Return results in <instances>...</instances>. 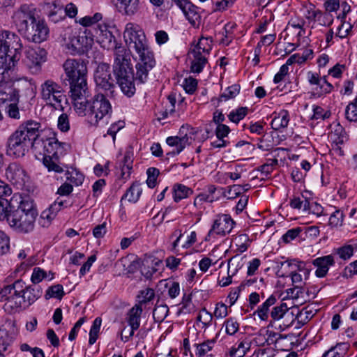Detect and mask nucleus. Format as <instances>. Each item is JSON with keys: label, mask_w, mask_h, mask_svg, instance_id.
Returning <instances> with one entry per match:
<instances>
[{"label": "nucleus", "mask_w": 357, "mask_h": 357, "mask_svg": "<svg viewBox=\"0 0 357 357\" xmlns=\"http://www.w3.org/2000/svg\"><path fill=\"white\" fill-rule=\"evenodd\" d=\"M248 112V108L247 107H241L236 109L232 110L228 115V118L231 121L238 123L241 120L245 118Z\"/></svg>", "instance_id": "4c0bfd02"}, {"label": "nucleus", "mask_w": 357, "mask_h": 357, "mask_svg": "<svg viewBox=\"0 0 357 357\" xmlns=\"http://www.w3.org/2000/svg\"><path fill=\"white\" fill-rule=\"evenodd\" d=\"M123 38L126 45H144L146 43V36L142 29L132 27H126Z\"/></svg>", "instance_id": "6ab92c4d"}, {"label": "nucleus", "mask_w": 357, "mask_h": 357, "mask_svg": "<svg viewBox=\"0 0 357 357\" xmlns=\"http://www.w3.org/2000/svg\"><path fill=\"white\" fill-rule=\"evenodd\" d=\"M234 3L233 0H217L213 8V12L223 11L228 7H230Z\"/></svg>", "instance_id": "e2e57ef3"}, {"label": "nucleus", "mask_w": 357, "mask_h": 357, "mask_svg": "<svg viewBox=\"0 0 357 357\" xmlns=\"http://www.w3.org/2000/svg\"><path fill=\"white\" fill-rule=\"evenodd\" d=\"M197 86V81L196 79L192 77H188L185 79L183 83V88L185 91L190 94H192Z\"/></svg>", "instance_id": "6e6d98bb"}, {"label": "nucleus", "mask_w": 357, "mask_h": 357, "mask_svg": "<svg viewBox=\"0 0 357 357\" xmlns=\"http://www.w3.org/2000/svg\"><path fill=\"white\" fill-rule=\"evenodd\" d=\"M304 15L308 20L312 22H320L322 17V13L319 10L316 9L315 6L312 4L305 7Z\"/></svg>", "instance_id": "c9c22d12"}, {"label": "nucleus", "mask_w": 357, "mask_h": 357, "mask_svg": "<svg viewBox=\"0 0 357 357\" xmlns=\"http://www.w3.org/2000/svg\"><path fill=\"white\" fill-rule=\"evenodd\" d=\"M234 225L235 222L231 219L230 215L227 214L219 215L218 218L214 221L208 232V235L215 232L218 235L225 236L232 230Z\"/></svg>", "instance_id": "dca6fc26"}, {"label": "nucleus", "mask_w": 357, "mask_h": 357, "mask_svg": "<svg viewBox=\"0 0 357 357\" xmlns=\"http://www.w3.org/2000/svg\"><path fill=\"white\" fill-rule=\"evenodd\" d=\"M0 45H22V43L17 34L4 30L0 33Z\"/></svg>", "instance_id": "bb28decb"}, {"label": "nucleus", "mask_w": 357, "mask_h": 357, "mask_svg": "<svg viewBox=\"0 0 357 357\" xmlns=\"http://www.w3.org/2000/svg\"><path fill=\"white\" fill-rule=\"evenodd\" d=\"M225 324L226 327V332L229 335H234L238 330L239 324L233 318L227 319Z\"/></svg>", "instance_id": "bf43d9fd"}, {"label": "nucleus", "mask_w": 357, "mask_h": 357, "mask_svg": "<svg viewBox=\"0 0 357 357\" xmlns=\"http://www.w3.org/2000/svg\"><path fill=\"white\" fill-rule=\"evenodd\" d=\"M166 142L169 146L176 147L175 150L167 153V155L172 156L179 154L183 150L185 146L190 144L187 135L181 137L178 136L168 137L166 139Z\"/></svg>", "instance_id": "412c9836"}, {"label": "nucleus", "mask_w": 357, "mask_h": 357, "mask_svg": "<svg viewBox=\"0 0 357 357\" xmlns=\"http://www.w3.org/2000/svg\"><path fill=\"white\" fill-rule=\"evenodd\" d=\"M6 178L13 184L23 185L26 181V172L20 164L10 163L6 169Z\"/></svg>", "instance_id": "f3484780"}, {"label": "nucleus", "mask_w": 357, "mask_h": 357, "mask_svg": "<svg viewBox=\"0 0 357 357\" xmlns=\"http://www.w3.org/2000/svg\"><path fill=\"white\" fill-rule=\"evenodd\" d=\"M135 48L139 56V61L136 65L135 79L140 83H144L148 78L149 72L155 65V60L149 46H135Z\"/></svg>", "instance_id": "9d476101"}, {"label": "nucleus", "mask_w": 357, "mask_h": 357, "mask_svg": "<svg viewBox=\"0 0 357 357\" xmlns=\"http://www.w3.org/2000/svg\"><path fill=\"white\" fill-rule=\"evenodd\" d=\"M63 5L57 3L54 1L52 2L46 3L44 6V10L48 12V15L52 21L57 22L62 19V16L57 15L61 13H62Z\"/></svg>", "instance_id": "b1692460"}, {"label": "nucleus", "mask_w": 357, "mask_h": 357, "mask_svg": "<svg viewBox=\"0 0 357 357\" xmlns=\"http://www.w3.org/2000/svg\"><path fill=\"white\" fill-rule=\"evenodd\" d=\"M214 315L216 318L225 317L227 315V306L222 303H218L214 311Z\"/></svg>", "instance_id": "774afa93"}, {"label": "nucleus", "mask_w": 357, "mask_h": 357, "mask_svg": "<svg viewBox=\"0 0 357 357\" xmlns=\"http://www.w3.org/2000/svg\"><path fill=\"white\" fill-rule=\"evenodd\" d=\"M58 128L63 132H68L70 130V122L68 116L63 113L58 119L57 123Z\"/></svg>", "instance_id": "864d4df0"}, {"label": "nucleus", "mask_w": 357, "mask_h": 357, "mask_svg": "<svg viewBox=\"0 0 357 357\" xmlns=\"http://www.w3.org/2000/svg\"><path fill=\"white\" fill-rule=\"evenodd\" d=\"M26 57L30 62L29 68H35L36 71H38L41 63L46 61L47 51L40 46H28Z\"/></svg>", "instance_id": "2eb2a0df"}, {"label": "nucleus", "mask_w": 357, "mask_h": 357, "mask_svg": "<svg viewBox=\"0 0 357 357\" xmlns=\"http://www.w3.org/2000/svg\"><path fill=\"white\" fill-rule=\"evenodd\" d=\"M9 238L0 231V255L6 254L9 250Z\"/></svg>", "instance_id": "69168bd1"}, {"label": "nucleus", "mask_w": 357, "mask_h": 357, "mask_svg": "<svg viewBox=\"0 0 357 357\" xmlns=\"http://www.w3.org/2000/svg\"><path fill=\"white\" fill-rule=\"evenodd\" d=\"M192 194V190L183 184H175L174 186V200L178 202Z\"/></svg>", "instance_id": "c756f323"}, {"label": "nucleus", "mask_w": 357, "mask_h": 357, "mask_svg": "<svg viewBox=\"0 0 357 357\" xmlns=\"http://www.w3.org/2000/svg\"><path fill=\"white\" fill-rule=\"evenodd\" d=\"M39 122L29 120L22 124L9 137L7 142V153L16 158L22 157L32 149L33 142L38 136Z\"/></svg>", "instance_id": "423d86ee"}, {"label": "nucleus", "mask_w": 357, "mask_h": 357, "mask_svg": "<svg viewBox=\"0 0 357 357\" xmlns=\"http://www.w3.org/2000/svg\"><path fill=\"white\" fill-rule=\"evenodd\" d=\"M339 257L343 260L350 259L354 255V248L351 245H344L335 251Z\"/></svg>", "instance_id": "a18cd8bd"}, {"label": "nucleus", "mask_w": 357, "mask_h": 357, "mask_svg": "<svg viewBox=\"0 0 357 357\" xmlns=\"http://www.w3.org/2000/svg\"><path fill=\"white\" fill-rule=\"evenodd\" d=\"M42 295L41 289L35 284L26 285L22 280L5 286L0 291V301L5 302L4 309L9 313L26 308Z\"/></svg>", "instance_id": "f257e3e1"}, {"label": "nucleus", "mask_w": 357, "mask_h": 357, "mask_svg": "<svg viewBox=\"0 0 357 357\" xmlns=\"http://www.w3.org/2000/svg\"><path fill=\"white\" fill-rule=\"evenodd\" d=\"M54 216L52 215V213L49 211L48 208L44 210L40 217L39 224L43 227H47L50 225L52 221L54 219Z\"/></svg>", "instance_id": "de8ad7c7"}, {"label": "nucleus", "mask_w": 357, "mask_h": 357, "mask_svg": "<svg viewBox=\"0 0 357 357\" xmlns=\"http://www.w3.org/2000/svg\"><path fill=\"white\" fill-rule=\"evenodd\" d=\"M68 52L72 55H84L88 54L89 46H67Z\"/></svg>", "instance_id": "5fc2aeb1"}, {"label": "nucleus", "mask_w": 357, "mask_h": 357, "mask_svg": "<svg viewBox=\"0 0 357 357\" xmlns=\"http://www.w3.org/2000/svg\"><path fill=\"white\" fill-rule=\"evenodd\" d=\"M143 312L142 307L140 305H135L127 313L126 320L131 330L128 335L123 336L121 335V339L126 342L133 336L136 330L139 328L141 315Z\"/></svg>", "instance_id": "4468645a"}, {"label": "nucleus", "mask_w": 357, "mask_h": 357, "mask_svg": "<svg viewBox=\"0 0 357 357\" xmlns=\"http://www.w3.org/2000/svg\"><path fill=\"white\" fill-rule=\"evenodd\" d=\"M278 165V160L273 159L271 160L270 163H266L261 166H259L256 170L261 172L262 174H264L266 176L268 175L273 170V167Z\"/></svg>", "instance_id": "0e129e2a"}, {"label": "nucleus", "mask_w": 357, "mask_h": 357, "mask_svg": "<svg viewBox=\"0 0 357 357\" xmlns=\"http://www.w3.org/2000/svg\"><path fill=\"white\" fill-rule=\"evenodd\" d=\"M169 307L166 305H156L153 312V317L155 322L161 323L167 316Z\"/></svg>", "instance_id": "72a5a7b5"}, {"label": "nucleus", "mask_w": 357, "mask_h": 357, "mask_svg": "<svg viewBox=\"0 0 357 357\" xmlns=\"http://www.w3.org/2000/svg\"><path fill=\"white\" fill-rule=\"evenodd\" d=\"M46 277L45 272L40 268H35L33 269L31 280L33 283V284L36 285V284L39 283L43 280V278Z\"/></svg>", "instance_id": "052dcab7"}, {"label": "nucleus", "mask_w": 357, "mask_h": 357, "mask_svg": "<svg viewBox=\"0 0 357 357\" xmlns=\"http://www.w3.org/2000/svg\"><path fill=\"white\" fill-rule=\"evenodd\" d=\"M142 193V189L139 184L133 183L126 191L123 198L127 199L130 202H136Z\"/></svg>", "instance_id": "473e14b6"}, {"label": "nucleus", "mask_w": 357, "mask_h": 357, "mask_svg": "<svg viewBox=\"0 0 357 357\" xmlns=\"http://www.w3.org/2000/svg\"><path fill=\"white\" fill-rule=\"evenodd\" d=\"M102 324V319L100 317H97L93 322L90 332H89V344H93L98 339V333L100 329Z\"/></svg>", "instance_id": "e433bc0d"}, {"label": "nucleus", "mask_w": 357, "mask_h": 357, "mask_svg": "<svg viewBox=\"0 0 357 357\" xmlns=\"http://www.w3.org/2000/svg\"><path fill=\"white\" fill-rule=\"evenodd\" d=\"M77 41L80 45H92L93 43V39L91 35L86 32L80 33L77 36Z\"/></svg>", "instance_id": "338daca9"}, {"label": "nucleus", "mask_w": 357, "mask_h": 357, "mask_svg": "<svg viewBox=\"0 0 357 357\" xmlns=\"http://www.w3.org/2000/svg\"><path fill=\"white\" fill-rule=\"evenodd\" d=\"M114 96H106V93L98 91L89 98V91L87 89L85 94L82 93V96L73 98L74 108L79 116H87L94 123H98L105 116L112 114V108L109 98Z\"/></svg>", "instance_id": "20e7f679"}, {"label": "nucleus", "mask_w": 357, "mask_h": 357, "mask_svg": "<svg viewBox=\"0 0 357 357\" xmlns=\"http://www.w3.org/2000/svg\"><path fill=\"white\" fill-rule=\"evenodd\" d=\"M67 204L68 203L66 200L58 198L47 208L52 213V215L56 217L59 211H60L63 208L68 206Z\"/></svg>", "instance_id": "09e8293b"}, {"label": "nucleus", "mask_w": 357, "mask_h": 357, "mask_svg": "<svg viewBox=\"0 0 357 357\" xmlns=\"http://www.w3.org/2000/svg\"><path fill=\"white\" fill-rule=\"evenodd\" d=\"M289 307L284 303H282L280 305L275 306L271 312V317L273 320H279L283 317L285 313L288 311Z\"/></svg>", "instance_id": "a19ab883"}, {"label": "nucleus", "mask_w": 357, "mask_h": 357, "mask_svg": "<svg viewBox=\"0 0 357 357\" xmlns=\"http://www.w3.org/2000/svg\"><path fill=\"white\" fill-rule=\"evenodd\" d=\"M214 343V340H208L202 344H196L197 355H198L199 357H202L205 356L209 351L211 350Z\"/></svg>", "instance_id": "49530a36"}, {"label": "nucleus", "mask_w": 357, "mask_h": 357, "mask_svg": "<svg viewBox=\"0 0 357 357\" xmlns=\"http://www.w3.org/2000/svg\"><path fill=\"white\" fill-rule=\"evenodd\" d=\"M312 264L317 267L315 275L318 278H324L327 274L329 266L335 264L334 257L331 255L318 257L313 261Z\"/></svg>", "instance_id": "aec40b11"}, {"label": "nucleus", "mask_w": 357, "mask_h": 357, "mask_svg": "<svg viewBox=\"0 0 357 357\" xmlns=\"http://www.w3.org/2000/svg\"><path fill=\"white\" fill-rule=\"evenodd\" d=\"M119 10L127 15H134L139 8V1L119 0Z\"/></svg>", "instance_id": "a878e982"}, {"label": "nucleus", "mask_w": 357, "mask_h": 357, "mask_svg": "<svg viewBox=\"0 0 357 357\" xmlns=\"http://www.w3.org/2000/svg\"><path fill=\"white\" fill-rule=\"evenodd\" d=\"M148 176L146 184L150 188H153L156 185L157 178L160 174L159 170L155 167H150L147 169Z\"/></svg>", "instance_id": "37998d69"}, {"label": "nucleus", "mask_w": 357, "mask_h": 357, "mask_svg": "<svg viewBox=\"0 0 357 357\" xmlns=\"http://www.w3.org/2000/svg\"><path fill=\"white\" fill-rule=\"evenodd\" d=\"M289 121V112L287 110L280 111L271 121V127L275 130L287 128Z\"/></svg>", "instance_id": "393cba45"}, {"label": "nucleus", "mask_w": 357, "mask_h": 357, "mask_svg": "<svg viewBox=\"0 0 357 357\" xmlns=\"http://www.w3.org/2000/svg\"><path fill=\"white\" fill-rule=\"evenodd\" d=\"M63 67L70 81L73 99L77 96H82V93L85 94L88 89L86 64L75 59H67Z\"/></svg>", "instance_id": "6e6552de"}, {"label": "nucleus", "mask_w": 357, "mask_h": 357, "mask_svg": "<svg viewBox=\"0 0 357 357\" xmlns=\"http://www.w3.org/2000/svg\"><path fill=\"white\" fill-rule=\"evenodd\" d=\"M211 48H202L201 46H194L188 52V59L190 61V71L193 73H200L207 63L206 56L209 54Z\"/></svg>", "instance_id": "ddd939ff"}, {"label": "nucleus", "mask_w": 357, "mask_h": 357, "mask_svg": "<svg viewBox=\"0 0 357 357\" xmlns=\"http://www.w3.org/2000/svg\"><path fill=\"white\" fill-rule=\"evenodd\" d=\"M240 85L233 84L226 89L224 93L220 96V100H227L236 97L240 91Z\"/></svg>", "instance_id": "ea45409f"}, {"label": "nucleus", "mask_w": 357, "mask_h": 357, "mask_svg": "<svg viewBox=\"0 0 357 357\" xmlns=\"http://www.w3.org/2000/svg\"><path fill=\"white\" fill-rule=\"evenodd\" d=\"M236 25L234 24L231 23H228L225 26V35L224 36V37L221 38V39L220 40V43L229 45V43L234 42L233 36L230 31Z\"/></svg>", "instance_id": "8fccbe9b"}, {"label": "nucleus", "mask_w": 357, "mask_h": 357, "mask_svg": "<svg viewBox=\"0 0 357 357\" xmlns=\"http://www.w3.org/2000/svg\"><path fill=\"white\" fill-rule=\"evenodd\" d=\"M303 198H304V199H302L299 197H294L290 200V206L294 209H301L303 208L304 211H310L311 207L310 201L303 196Z\"/></svg>", "instance_id": "2f4dec72"}, {"label": "nucleus", "mask_w": 357, "mask_h": 357, "mask_svg": "<svg viewBox=\"0 0 357 357\" xmlns=\"http://www.w3.org/2000/svg\"><path fill=\"white\" fill-rule=\"evenodd\" d=\"M287 31L291 33H296V43H289V45H309L310 40L306 35V31L302 29L299 24L289 23Z\"/></svg>", "instance_id": "4be33fe9"}, {"label": "nucleus", "mask_w": 357, "mask_h": 357, "mask_svg": "<svg viewBox=\"0 0 357 357\" xmlns=\"http://www.w3.org/2000/svg\"><path fill=\"white\" fill-rule=\"evenodd\" d=\"M132 152L131 150H127L125 153L123 158V165L122 167V173L125 174L126 169H127V173L130 172V170L132 168Z\"/></svg>", "instance_id": "3c124183"}, {"label": "nucleus", "mask_w": 357, "mask_h": 357, "mask_svg": "<svg viewBox=\"0 0 357 357\" xmlns=\"http://www.w3.org/2000/svg\"><path fill=\"white\" fill-rule=\"evenodd\" d=\"M41 97L47 105L55 109H63L62 102L66 100V96L61 86L53 80L47 79L41 84Z\"/></svg>", "instance_id": "9b49d317"}, {"label": "nucleus", "mask_w": 357, "mask_h": 357, "mask_svg": "<svg viewBox=\"0 0 357 357\" xmlns=\"http://www.w3.org/2000/svg\"><path fill=\"white\" fill-rule=\"evenodd\" d=\"M63 286L61 284H56L50 287L45 294L46 299H49L50 298H61L63 295Z\"/></svg>", "instance_id": "c03bdc74"}, {"label": "nucleus", "mask_w": 357, "mask_h": 357, "mask_svg": "<svg viewBox=\"0 0 357 357\" xmlns=\"http://www.w3.org/2000/svg\"><path fill=\"white\" fill-rule=\"evenodd\" d=\"M294 55L298 56L296 58V63L302 64L307 60L313 58V51L311 49H305L302 53H296Z\"/></svg>", "instance_id": "4d7b16f0"}, {"label": "nucleus", "mask_w": 357, "mask_h": 357, "mask_svg": "<svg viewBox=\"0 0 357 357\" xmlns=\"http://www.w3.org/2000/svg\"><path fill=\"white\" fill-rule=\"evenodd\" d=\"M277 299L275 296H269L259 307L254 312L262 321H266L268 318V312L271 306L275 304Z\"/></svg>", "instance_id": "5701e85b"}, {"label": "nucleus", "mask_w": 357, "mask_h": 357, "mask_svg": "<svg viewBox=\"0 0 357 357\" xmlns=\"http://www.w3.org/2000/svg\"><path fill=\"white\" fill-rule=\"evenodd\" d=\"M96 42L100 45H110L112 43H116L115 37L107 29H100L96 33Z\"/></svg>", "instance_id": "c85d7f7f"}, {"label": "nucleus", "mask_w": 357, "mask_h": 357, "mask_svg": "<svg viewBox=\"0 0 357 357\" xmlns=\"http://www.w3.org/2000/svg\"><path fill=\"white\" fill-rule=\"evenodd\" d=\"M344 214L340 210H336L329 218V224L333 227L341 226L343 222Z\"/></svg>", "instance_id": "603ef678"}, {"label": "nucleus", "mask_w": 357, "mask_h": 357, "mask_svg": "<svg viewBox=\"0 0 357 357\" xmlns=\"http://www.w3.org/2000/svg\"><path fill=\"white\" fill-rule=\"evenodd\" d=\"M65 143L58 141L55 134L51 130L39 128L38 136L33 142L32 149L39 155L52 157L62 154L64 151Z\"/></svg>", "instance_id": "1a4fd4ad"}, {"label": "nucleus", "mask_w": 357, "mask_h": 357, "mask_svg": "<svg viewBox=\"0 0 357 357\" xmlns=\"http://www.w3.org/2000/svg\"><path fill=\"white\" fill-rule=\"evenodd\" d=\"M13 19L18 31L28 41L40 43L47 39L49 29L43 19L36 17L35 10H31L24 5L14 13Z\"/></svg>", "instance_id": "7ed1b4c3"}, {"label": "nucleus", "mask_w": 357, "mask_h": 357, "mask_svg": "<svg viewBox=\"0 0 357 357\" xmlns=\"http://www.w3.org/2000/svg\"><path fill=\"white\" fill-rule=\"evenodd\" d=\"M183 13L190 24L195 25L201 18L197 8L187 0H176L174 3Z\"/></svg>", "instance_id": "a211bd4d"}, {"label": "nucleus", "mask_w": 357, "mask_h": 357, "mask_svg": "<svg viewBox=\"0 0 357 357\" xmlns=\"http://www.w3.org/2000/svg\"><path fill=\"white\" fill-rule=\"evenodd\" d=\"M21 46H0V101H13L19 96V90L13 87L12 82L18 81L10 76L12 67L21 58Z\"/></svg>", "instance_id": "f03ea898"}, {"label": "nucleus", "mask_w": 357, "mask_h": 357, "mask_svg": "<svg viewBox=\"0 0 357 357\" xmlns=\"http://www.w3.org/2000/svg\"><path fill=\"white\" fill-rule=\"evenodd\" d=\"M96 84V92L102 91L106 96H114L115 86L111 77L109 66L100 63L94 74Z\"/></svg>", "instance_id": "f8f14e48"}, {"label": "nucleus", "mask_w": 357, "mask_h": 357, "mask_svg": "<svg viewBox=\"0 0 357 357\" xmlns=\"http://www.w3.org/2000/svg\"><path fill=\"white\" fill-rule=\"evenodd\" d=\"M354 275H357V260L346 266L342 273V276L346 278H351Z\"/></svg>", "instance_id": "13d9d810"}, {"label": "nucleus", "mask_w": 357, "mask_h": 357, "mask_svg": "<svg viewBox=\"0 0 357 357\" xmlns=\"http://www.w3.org/2000/svg\"><path fill=\"white\" fill-rule=\"evenodd\" d=\"M114 73L122 92L128 97L135 92L131 52L128 46H115Z\"/></svg>", "instance_id": "39448f33"}, {"label": "nucleus", "mask_w": 357, "mask_h": 357, "mask_svg": "<svg viewBox=\"0 0 357 357\" xmlns=\"http://www.w3.org/2000/svg\"><path fill=\"white\" fill-rule=\"evenodd\" d=\"M250 348V342L246 339L243 340L231 348L230 355L234 357H243Z\"/></svg>", "instance_id": "cd10ccee"}, {"label": "nucleus", "mask_w": 357, "mask_h": 357, "mask_svg": "<svg viewBox=\"0 0 357 357\" xmlns=\"http://www.w3.org/2000/svg\"><path fill=\"white\" fill-rule=\"evenodd\" d=\"M10 203L5 197H0V220H3L8 219L10 214V210L13 209Z\"/></svg>", "instance_id": "79ce46f5"}, {"label": "nucleus", "mask_w": 357, "mask_h": 357, "mask_svg": "<svg viewBox=\"0 0 357 357\" xmlns=\"http://www.w3.org/2000/svg\"><path fill=\"white\" fill-rule=\"evenodd\" d=\"M301 231V229L299 227L293 228L288 230L283 236L282 239L285 243H289L292 240L295 239L300 232Z\"/></svg>", "instance_id": "680f3d73"}, {"label": "nucleus", "mask_w": 357, "mask_h": 357, "mask_svg": "<svg viewBox=\"0 0 357 357\" xmlns=\"http://www.w3.org/2000/svg\"><path fill=\"white\" fill-rule=\"evenodd\" d=\"M345 117L349 121L357 122V96L346 107Z\"/></svg>", "instance_id": "f704fd0d"}, {"label": "nucleus", "mask_w": 357, "mask_h": 357, "mask_svg": "<svg viewBox=\"0 0 357 357\" xmlns=\"http://www.w3.org/2000/svg\"><path fill=\"white\" fill-rule=\"evenodd\" d=\"M38 215L32 201L22 200L17 208L10 210L7 222L16 231L21 233H29L33 230L34 222Z\"/></svg>", "instance_id": "0eeeda50"}, {"label": "nucleus", "mask_w": 357, "mask_h": 357, "mask_svg": "<svg viewBox=\"0 0 357 357\" xmlns=\"http://www.w3.org/2000/svg\"><path fill=\"white\" fill-rule=\"evenodd\" d=\"M137 297L138 303L136 305H140V306L142 307L143 305L147 303L154 298L155 291L151 288H146L144 290H142Z\"/></svg>", "instance_id": "58836bf2"}, {"label": "nucleus", "mask_w": 357, "mask_h": 357, "mask_svg": "<svg viewBox=\"0 0 357 357\" xmlns=\"http://www.w3.org/2000/svg\"><path fill=\"white\" fill-rule=\"evenodd\" d=\"M59 156L45 157L43 158V163L47 167L49 172H54L56 173L63 172V167L58 163Z\"/></svg>", "instance_id": "7c9ffc66"}]
</instances>
